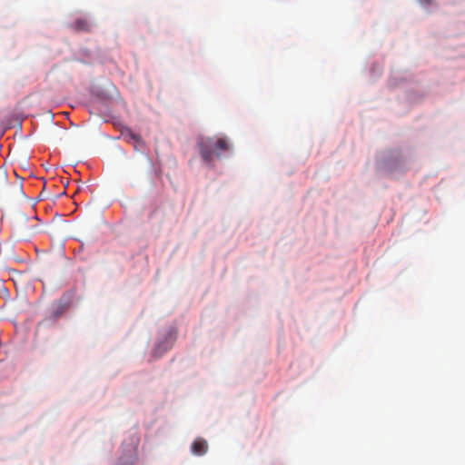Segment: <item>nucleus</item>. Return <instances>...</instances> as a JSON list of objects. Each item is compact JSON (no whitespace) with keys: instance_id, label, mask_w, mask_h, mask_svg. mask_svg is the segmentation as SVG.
Returning a JSON list of instances; mask_svg holds the SVG:
<instances>
[{"instance_id":"1","label":"nucleus","mask_w":465,"mask_h":465,"mask_svg":"<svg viewBox=\"0 0 465 465\" xmlns=\"http://www.w3.org/2000/svg\"><path fill=\"white\" fill-rule=\"evenodd\" d=\"M200 153L203 160L211 163L220 158L223 153L230 151L231 144L226 137H202L198 141Z\"/></svg>"},{"instance_id":"2","label":"nucleus","mask_w":465,"mask_h":465,"mask_svg":"<svg viewBox=\"0 0 465 465\" xmlns=\"http://www.w3.org/2000/svg\"><path fill=\"white\" fill-rule=\"evenodd\" d=\"M208 445L203 439L195 440L192 444V451L195 455H203L207 451Z\"/></svg>"},{"instance_id":"3","label":"nucleus","mask_w":465,"mask_h":465,"mask_svg":"<svg viewBox=\"0 0 465 465\" xmlns=\"http://www.w3.org/2000/svg\"><path fill=\"white\" fill-rule=\"evenodd\" d=\"M74 26L78 31L89 32L91 30V24L85 19H77L74 23Z\"/></svg>"},{"instance_id":"4","label":"nucleus","mask_w":465,"mask_h":465,"mask_svg":"<svg viewBox=\"0 0 465 465\" xmlns=\"http://www.w3.org/2000/svg\"><path fill=\"white\" fill-rule=\"evenodd\" d=\"M170 347H171V344H169V343H168V344L164 343V344H163V351H167Z\"/></svg>"},{"instance_id":"5","label":"nucleus","mask_w":465,"mask_h":465,"mask_svg":"<svg viewBox=\"0 0 465 465\" xmlns=\"http://www.w3.org/2000/svg\"><path fill=\"white\" fill-rule=\"evenodd\" d=\"M157 350H159V351H160V353H163L162 344H159V345H158Z\"/></svg>"},{"instance_id":"6","label":"nucleus","mask_w":465,"mask_h":465,"mask_svg":"<svg viewBox=\"0 0 465 465\" xmlns=\"http://www.w3.org/2000/svg\"><path fill=\"white\" fill-rule=\"evenodd\" d=\"M60 315V312H55V317H58Z\"/></svg>"}]
</instances>
